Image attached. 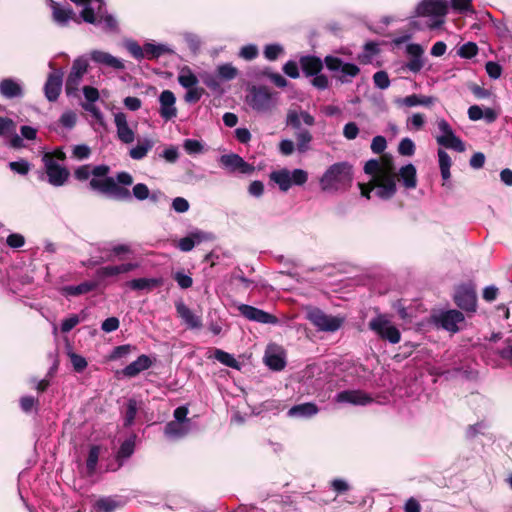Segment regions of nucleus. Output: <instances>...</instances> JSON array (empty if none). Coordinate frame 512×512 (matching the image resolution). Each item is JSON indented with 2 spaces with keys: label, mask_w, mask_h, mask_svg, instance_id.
<instances>
[{
  "label": "nucleus",
  "mask_w": 512,
  "mask_h": 512,
  "mask_svg": "<svg viewBox=\"0 0 512 512\" xmlns=\"http://www.w3.org/2000/svg\"><path fill=\"white\" fill-rule=\"evenodd\" d=\"M191 428V422L170 421L165 425L164 434L171 440H178L188 435Z\"/></svg>",
  "instance_id": "393cba45"
},
{
  "label": "nucleus",
  "mask_w": 512,
  "mask_h": 512,
  "mask_svg": "<svg viewBox=\"0 0 512 512\" xmlns=\"http://www.w3.org/2000/svg\"><path fill=\"white\" fill-rule=\"evenodd\" d=\"M265 363L269 368L275 371L282 370L286 364L283 355L272 350L266 352Z\"/></svg>",
  "instance_id": "37998d69"
},
{
  "label": "nucleus",
  "mask_w": 512,
  "mask_h": 512,
  "mask_svg": "<svg viewBox=\"0 0 512 512\" xmlns=\"http://www.w3.org/2000/svg\"><path fill=\"white\" fill-rule=\"evenodd\" d=\"M9 168L20 175H27L30 171V163L24 159L12 161L9 163Z\"/></svg>",
  "instance_id": "e2e57ef3"
},
{
  "label": "nucleus",
  "mask_w": 512,
  "mask_h": 512,
  "mask_svg": "<svg viewBox=\"0 0 512 512\" xmlns=\"http://www.w3.org/2000/svg\"><path fill=\"white\" fill-rule=\"evenodd\" d=\"M259 54L258 47L255 44H248L243 46L239 51V57L244 60L251 61Z\"/></svg>",
  "instance_id": "13d9d810"
},
{
  "label": "nucleus",
  "mask_w": 512,
  "mask_h": 512,
  "mask_svg": "<svg viewBox=\"0 0 512 512\" xmlns=\"http://www.w3.org/2000/svg\"><path fill=\"white\" fill-rule=\"evenodd\" d=\"M318 412L319 408L315 403L306 402L292 406L287 411V416L290 418L309 419L317 415Z\"/></svg>",
  "instance_id": "bb28decb"
},
{
  "label": "nucleus",
  "mask_w": 512,
  "mask_h": 512,
  "mask_svg": "<svg viewBox=\"0 0 512 512\" xmlns=\"http://www.w3.org/2000/svg\"><path fill=\"white\" fill-rule=\"evenodd\" d=\"M307 319L323 332H335L342 326L344 319L338 316L328 315L319 308H311L307 311Z\"/></svg>",
  "instance_id": "1a4fd4ad"
},
{
  "label": "nucleus",
  "mask_w": 512,
  "mask_h": 512,
  "mask_svg": "<svg viewBox=\"0 0 512 512\" xmlns=\"http://www.w3.org/2000/svg\"><path fill=\"white\" fill-rule=\"evenodd\" d=\"M364 172L371 176L372 188L378 198L388 200L395 195L397 174L391 162L370 159L364 165Z\"/></svg>",
  "instance_id": "f257e3e1"
},
{
  "label": "nucleus",
  "mask_w": 512,
  "mask_h": 512,
  "mask_svg": "<svg viewBox=\"0 0 512 512\" xmlns=\"http://www.w3.org/2000/svg\"><path fill=\"white\" fill-rule=\"evenodd\" d=\"M159 104V114L164 120L169 121L177 116L176 97L172 91H162L159 96Z\"/></svg>",
  "instance_id": "6ab92c4d"
},
{
  "label": "nucleus",
  "mask_w": 512,
  "mask_h": 512,
  "mask_svg": "<svg viewBox=\"0 0 512 512\" xmlns=\"http://www.w3.org/2000/svg\"><path fill=\"white\" fill-rule=\"evenodd\" d=\"M53 20L60 26H65L75 16L70 7L61 6L60 4L51 1Z\"/></svg>",
  "instance_id": "c756f323"
},
{
  "label": "nucleus",
  "mask_w": 512,
  "mask_h": 512,
  "mask_svg": "<svg viewBox=\"0 0 512 512\" xmlns=\"http://www.w3.org/2000/svg\"><path fill=\"white\" fill-rule=\"evenodd\" d=\"M176 311L178 316L190 329H199L202 326L201 317L196 315L188 306L183 302H177Z\"/></svg>",
  "instance_id": "a878e982"
},
{
  "label": "nucleus",
  "mask_w": 512,
  "mask_h": 512,
  "mask_svg": "<svg viewBox=\"0 0 512 512\" xmlns=\"http://www.w3.org/2000/svg\"><path fill=\"white\" fill-rule=\"evenodd\" d=\"M173 278L181 289H188L193 285V279L191 276L183 271L175 272Z\"/></svg>",
  "instance_id": "680f3d73"
},
{
  "label": "nucleus",
  "mask_w": 512,
  "mask_h": 512,
  "mask_svg": "<svg viewBox=\"0 0 512 512\" xmlns=\"http://www.w3.org/2000/svg\"><path fill=\"white\" fill-rule=\"evenodd\" d=\"M436 141L440 146L457 152H464L466 149L464 142L455 133L447 139L436 137Z\"/></svg>",
  "instance_id": "a19ab883"
},
{
  "label": "nucleus",
  "mask_w": 512,
  "mask_h": 512,
  "mask_svg": "<svg viewBox=\"0 0 512 512\" xmlns=\"http://www.w3.org/2000/svg\"><path fill=\"white\" fill-rule=\"evenodd\" d=\"M59 122L63 127L67 129H72L77 122V115L75 112L71 110L65 111L61 115Z\"/></svg>",
  "instance_id": "69168bd1"
},
{
  "label": "nucleus",
  "mask_w": 512,
  "mask_h": 512,
  "mask_svg": "<svg viewBox=\"0 0 512 512\" xmlns=\"http://www.w3.org/2000/svg\"><path fill=\"white\" fill-rule=\"evenodd\" d=\"M406 52L410 56L406 63V68L413 73H418L424 66L422 58L424 53L423 48L419 44L411 43L407 45Z\"/></svg>",
  "instance_id": "5701e85b"
},
{
  "label": "nucleus",
  "mask_w": 512,
  "mask_h": 512,
  "mask_svg": "<svg viewBox=\"0 0 512 512\" xmlns=\"http://www.w3.org/2000/svg\"><path fill=\"white\" fill-rule=\"evenodd\" d=\"M296 138V150L299 153H306L310 150V144L312 142L313 136L307 129L298 130L295 133Z\"/></svg>",
  "instance_id": "ea45409f"
},
{
  "label": "nucleus",
  "mask_w": 512,
  "mask_h": 512,
  "mask_svg": "<svg viewBox=\"0 0 512 512\" xmlns=\"http://www.w3.org/2000/svg\"><path fill=\"white\" fill-rule=\"evenodd\" d=\"M183 148L189 155H198L203 153L204 144L196 139H185L183 142Z\"/></svg>",
  "instance_id": "09e8293b"
},
{
  "label": "nucleus",
  "mask_w": 512,
  "mask_h": 512,
  "mask_svg": "<svg viewBox=\"0 0 512 512\" xmlns=\"http://www.w3.org/2000/svg\"><path fill=\"white\" fill-rule=\"evenodd\" d=\"M99 455H100V447L96 446V445L92 446L89 450L88 458L86 461V468L90 475H92L96 470V466H97V463L99 460Z\"/></svg>",
  "instance_id": "de8ad7c7"
},
{
  "label": "nucleus",
  "mask_w": 512,
  "mask_h": 512,
  "mask_svg": "<svg viewBox=\"0 0 512 512\" xmlns=\"http://www.w3.org/2000/svg\"><path fill=\"white\" fill-rule=\"evenodd\" d=\"M369 329L382 340L397 344L401 340L399 329L392 323L387 314L378 313L368 323Z\"/></svg>",
  "instance_id": "39448f33"
},
{
  "label": "nucleus",
  "mask_w": 512,
  "mask_h": 512,
  "mask_svg": "<svg viewBox=\"0 0 512 512\" xmlns=\"http://www.w3.org/2000/svg\"><path fill=\"white\" fill-rule=\"evenodd\" d=\"M89 185L93 190L99 191L115 200L129 201L132 198L131 192L127 188L118 185L112 177L92 178Z\"/></svg>",
  "instance_id": "423d86ee"
},
{
  "label": "nucleus",
  "mask_w": 512,
  "mask_h": 512,
  "mask_svg": "<svg viewBox=\"0 0 512 512\" xmlns=\"http://www.w3.org/2000/svg\"><path fill=\"white\" fill-rule=\"evenodd\" d=\"M90 59L98 65L109 67L114 70H123L125 68L123 60L105 51L92 50L90 52Z\"/></svg>",
  "instance_id": "412c9836"
},
{
  "label": "nucleus",
  "mask_w": 512,
  "mask_h": 512,
  "mask_svg": "<svg viewBox=\"0 0 512 512\" xmlns=\"http://www.w3.org/2000/svg\"><path fill=\"white\" fill-rule=\"evenodd\" d=\"M63 71L61 69L53 70L49 73L44 85V94L48 101L55 102L62 90Z\"/></svg>",
  "instance_id": "dca6fc26"
},
{
  "label": "nucleus",
  "mask_w": 512,
  "mask_h": 512,
  "mask_svg": "<svg viewBox=\"0 0 512 512\" xmlns=\"http://www.w3.org/2000/svg\"><path fill=\"white\" fill-rule=\"evenodd\" d=\"M352 181L353 167L343 161L330 165L319 179V185L322 191L335 193L348 189Z\"/></svg>",
  "instance_id": "f03ea898"
},
{
  "label": "nucleus",
  "mask_w": 512,
  "mask_h": 512,
  "mask_svg": "<svg viewBox=\"0 0 512 512\" xmlns=\"http://www.w3.org/2000/svg\"><path fill=\"white\" fill-rule=\"evenodd\" d=\"M454 301L457 306L466 312H475L477 308V296L473 285L464 284L456 288Z\"/></svg>",
  "instance_id": "f8f14e48"
},
{
  "label": "nucleus",
  "mask_w": 512,
  "mask_h": 512,
  "mask_svg": "<svg viewBox=\"0 0 512 512\" xmlns=\"http://www.w3.org/2000/svg\"><path fill=\"white\" fill-rule=\"evenodd\" d=\"M301 115L300 112L296 110H289L286 117V124L291 126L292 128L301 130Z\"/></svg>",
  "instance_id": "338daca9"
},
{
  "label": "nucleus",
  "mask_w": 512,
  "mask_h": 512,
  "mask_svg": "<svg viewBox=\"0 0 512 512\" xmlns=\"http://www.w3.org/2000/svg\"><path fill=\"white\" fill-rule=\"evenodd\" d=\"M0 94L7 99L21 98L24 94L21 81L14 78L2 79Z\"/></svg>",
  "instance_id": "b1692460"
},
{
  "label": "nucleus",
  "mask_w": 512,
  "mask_h": 512,
  "mask_svg": "<svg viewBox=\"0 0 512 512\" xmlns=\"http://www.w3.org/2000/svg\"><path fill=\"white\" fill-rule=\"evenodd\" d=\"M300 65L303 73L306 76H314L321 72L323 62L320 58L315 56H304L300 59Z\"/></svg>",
  "instance_id": "473e14b6"
},
{
  "label": "nucleus",
  "mask_w": 512,
  "mask_h": 512,
  "mask_svg": "<svg viewBox=\"0 0 512 512\" xmlns=\"http://www.w3.org/2000/svg\"><path fill=\"white\" fill-rule=\"evenodd\" d=\"M82 316L73 314L69 316L68 318L64 319L61 323V332L62 333H68L70 332L74 327H76L81 321L85 320V312L82 311Z\"/></svg>",
  "instance_id": "49530a36"
},
{
  "label": "nucleus",
  "mask_w": 512,
  "mask_h": 512,
  "mask_svg": "<svg viewBox=\"0 0 512 512\" xmlns=\"http://www.w3.org/2000/svg\"><path fill=\"white\" fill-rule=\"evenodd\" d=\"M218 76L226 81L232 80L237 76V69L231 64H223L217 68Z\"/></svg>",
  "instance_id": "5fc2aeb1"
},
{
  "label": "nucleus",
  "mask_w": 512,
  "mask_h": 512,
  "mask_svg": "<svg viewBox=\"0 0 512 512\" xmlns=\"http://www.w3.org/2000/svg\"><path fill=\"white\" fill-rule=\"evenodd\" d=\"M337 403L366 406L373 402L372 397L361 390H344L336 394Z\"/></svg>",
  "instance_id": "f3484780"
},
{
  "label": "nucleus",
  "mask_w": 512,
  "mask_h": 512,
  "mask_svg": "<svg viewBox=\"0 0 512 512\" xmlns=\"http://www.w3.org/2000/svg\"><path fill=\"white\" fill-rule=\"evenodd\" d=\"M132 195L139 201L146 200L149 197L153 201H156V196L154 194L150 196V191H149L148 186L143 183H138V184L134 185V187L132 189Z\"/></svg>",
  "instance_id": "8fccbe9b"
},
{
  "label": "nucleus",
  "mask_w": 512,
  "mask_h": 512,
  "mask_svg": "<svg viewBox=\"0 0 512 512\" xmlns=\"http://www.w3.org/2000/svg\"><path fill=\"white\" fill-rule=\"evenodd\" d=\"M153 146L154 141L152 139L144 138L143 140L139 141L135 147L130 149L129 156L134 160H141L146 157Z\"/></svg>",
  "instance_id": "c9c22d12"
},
{
  "label": "nucleus",
  "mask_w": 512,
  "mask_h": 512,
  "mask_svg": "<svg viewBox=\"0 0 512 512\" xmlns=\"http://www.w3.org/2000/svg\"><path fill=\"white\" fill-rule=\"evenodd\" d=\"M283 53L284 48L278 43L266 45L263 51L264 57L269 61H275Z\"/></svg>",
  "instance_id": "3c124183"
},
{
  "label": "nucleus",
  "mask_w": 512,
  "mask_h": 512,
  "mask_svg": "<svg viewBox=\"0 0 512 512\" xmlns=\"http://www.w3.org/2000/svg\"><path fill=\"white\" fill-rule=\"evenodd\" d=\"M163 284L161 278H137L127 283L128 287L132 290H146L151 291Z\"/></svg>",
  "instance_id": "72a5a7b5"
},
{
  "label": "nucleus",
  "mask_w": 512,
  "mask_h": 512,
  "mask_svg": "<svg viewBox=\"0 0 512 512\" xmlns=\"http://www.w3.org/2000/svg\"><path fill=\"white\" fill-rule=\"evenodd\" d=\"M76 5L83 6L80 16L84 22L101 27L106 31H115L116 18L107 13L103 0H71Z\"/></svg>",
  "instance_id": "7ed1b4c3"
},
{
  "label": "nucleus",
  "mask_w": 512,
  "mask_h": 512,
  "mask_svg": "<svg viewBox=\"0 0 512 512\" xmlns=\"http://www.w3.org/2000/svg\"><path fill=\"white\" fill-rule=\"evenodd\" d=\"M199 80L188 66L180 69L178 74V83L185 89L196 87Z\"/></svg>",
  "instance_id": "58836bf2"
},
{
  "label": "nucleus",
  "mask_w": 512,
  "mask_h": 512,
  "mask_svg": "<svg viewBox=\"0 0 512 512\" xmlns=\"http://www.w3.org/2000/svg\"><path fill=\"white\" fill-rule=\"evenodd\" d=\"M330 487L337 494H343L350 490V484L347 480L342 478H335L330 482Z\"/></svg>",
  "instance_id": "774afa93"
},
{
  "label": "nucleus",
  "mask_w": 512,
  "mask_h": 512,
  "mask_svg": "<svg viewBox=\"0 0 512 512\" xmlns=\"http://www.w3.org/2000/svg\"><path fill=\"white\" fill-rule=\"evenodd\" d=\"M212 240V235L198 228L192 229L185 237L177 242V248L182 252H189L203 242Z\"/></svg>",
  "instance_id": "4468645a"
},
{
  "label": "nucleus",
  "mask_w": 512,
  "mask_h": 512,
  "mask_svg": "<svg viewBox=\"0 0 512 512\" xmlns=\"http://www.w3.org/2000/svg\"><path fill=\"white\" fill-rule=\"evenodd\" d=\"M399 154L403 156H412L415 153V144L410 138H403L398 146Z\"/></svg>",
  "instance_id": "0e129e2a"
},
{
  "label": "nucleus",
  "mask_w": 512,
  "mask_h": 512,
  "mask_svg": "<svg viewBox=\"0 0 512 512\" xmlns=\"http://www.w3.org/2000/svg\"><path fill=\"white\" fill-rule=\"evenodd\" d=\"M398 175L406 189H414L417 186V172L413 164L409 163L401 167Z\"/></svg>",
  "instance_id": "2f4dec72"
},
{
  "label": "nucleus",
  "mask_w": 512,
  "mask_h": 512,
  "mask_svg": "<svg viewBox=\"0 0 512 512\" xmlns=\"http://www.w3.org/2000/svg\"><path fill=\"white\" fill-rule=\"evenodd\" d=\"M324 63L329 71L335 73V77L341 83H350L352 79L355 78L360 72V69L357 65L344 62L339 57L331 55L326 56Z\"/></svg>",
  "instance_id": "0eeeda50"
},
{
  "label": "nucleus",
  "mask_w": 512,
  "mask_h": 512,
  "mask_svg": "<svg viewBox=\"0 0 512 512\" xmlns=\"http://www.w3.org/2000/svg\"><path fill=\"white\" fill-rule=\"evenodd\" d=\"M42 161L48 177V182L55 187L64 185L68 180L69 171L59 164V162L54 159L53 154L49 152L43 155Z\"/></svg>",
  "instance_id": "9d476101"
},
{
  "label": "nucleus",
  "mask_w": 512,
  "mask_h": 512,
  "mask_svg": "<svg viewBox=\"0 0 512 512\" xmlns=\"http://www.w3.org/2000/svg\"><path fill=\"white\" fill-rule=\"evenodd\" d=\"M114 124L116 127L117 137L124 144H131L135 140V132L129 126L127 116L123 112L114 114Z\"/></svg>",
  "instance_id": "a211bd4d"
},
{
  "label": "nucleus",
  "mask_w": 512,
  "mask_h": 512,
  "mask_svg": "<svg viewBox=\"0 0 512 512\" xmlns=\"http://www.w3.org/2000/svg\"><path fill=\"white\" fill-rule=\"evenodd\" d=\"M135 439L136 436L132 435L121 444L116 455V459L119 462L118 467L122 466L123 461L134 453Z\"/></svg>",
  "instance_id": "4c0bfd02"
},
{
  "label": "nucleus",
  "mask_w": 512,
  "mask_h": 512,
  "mask_svg": "<svg viewBox=\"0 0 512 512\" xmlns=\"http://www.w3.org/2000/svg\"><path fill=\"white\" fill-rule=\"evenodd\" d=\"M479 48L475 42H466L457 50V55L463 59H471L478 54Z\"/></svg>",
  "instance_id": "a18cd8bd"
},
{
  "label": "nucleus",
  "mask_w": 512,
  "mask_h": 512,
  "mask_svg": "<svg viewBox=\"0 0 512 512\" xmlns=\"http://www.w3.org/2000/svg\"><path fill=\"white\" fill-rule=\"evenodd\" d=\"M125 47L136 60L144 59V46L141 47L136 41L129 40L125 43Z\"/></svg>",
  "instance_id": "4d7b16f0"
},
{
  "label": "nucleus",
  "mask_w": 512,
  "mask_h": 512,
  "mask_svg": "<svg viewBox=\"0 0 512 512\" xmlns=\"http://www.w3.org/2000/svg\"><path fill=\"white\" fill-rule=\"evenodd\" d=\"M182 37L191 52L197 53L199 51L202 42L198 35L192 32H184Z\"/></svg>",
  "instance_id": "603ef678"
},
{
  "label": "nucleus",
  "mask_w": 512,
  "mask_h": 512,
  "mask_svg": "<svg viewBox=\"0 0 512 512\" xmlns=\"http://www.w3.org/2000/svg\"><path fill=\"white\" fill-rule=\"evenodd\" d=\"M238 311L242 316L246 319L262 324H277L278 319L274 315L265 312L259 308L247 305V304H239Z\"/></svg>",
  "instance_id": "2eb2a0df"
},
{
  "label": "nucleus",
  "mask_w": 512,
  "mask_h": 512,
  "mask_svg": "<svg viewBox=\"0 0 512 512\" xmlns=\"http://www.w3.org/2000/svg\"><path fill=\"white\" fill-rule=\"evenodd\" d=\"M464 321V315L458 310H448L442 312L438 317V323L442 328L449 332H457L459 330L458 324Z\"/></svg>",
  "instance_id": "4be33fe9"
},
{
  "label": "nucleus",
  "mask_w": 512,
  "mask_h": 512,
  "mask_svg": "<svg viewBox=\"0 0 512 512\" xmlns=\"http://www.w3.org/2000/svg\"><path fill=\"white\" fill-rule=\"evenodd\" d=\"M213 357L217 361H219L221 364H223L227 367L234 368L237 370L240 369L239 362L235 359V357L232 354H230L228 352H225L221 349H215L214 353H213Z\"/></svg>",
  "instance_id": "c03bdc74"
},
{
  "label": "nucleus",
  "mask_w": 512,
  "mask_h": 512,
  "mask_svg": "<svg viewBox=\"0 0 512 512\" xmlns=\"http://www.w3.org/2000/svg\"><path fill=\"white\" fill-rule=\"evenodd\" d=\"M16 131L15 122L7 117L0 116V136H8Z\"/></svg>",
  "instance_id": "6e6d98bb"
},
{
  "label": "nucleus",
  "mask_w": 512,
  "mask_h": 512,
  "mask_svg": "<svg viewBox=\"0 0 512 512\" xmlns=\"http://www.w3.org/2000/svg\"><path fill=\"white\" fill-rule=\"evenodd\" d=\"M448 13L446 0H422L416 7V14L425 18V25L430 29L439 28L445 22Z\"/></svg>",
  "instance_id": "20e7f679"
},
{
  "label": "nucleus",
  "mask_w": 512,
  "mask_h": 512,
  "mask_svg": "<svg viewBox=\"0 0 512 512\" xmlns=\"http://www.w3.org/2000/svg\"><path fill=\"white\" fill-rule=\"evenodd\" d=\"M270 178L280 188V190L286 192L292 186L290 171L288 169H281L271 173Z\"/></svg>",
  "instance_id": "e433bc0d"
},
{
  "label": "nucleus",
  "mask_w": 512,
  "mask_h": 512,
  "mask_svg": "<svg viewBox=\"0 0 512 512\" xmlns=\"http://www.w3.org/2000/svg\"><path fill=\"white\" fill-rule=\"evenodd\" d=\"M395 104L400 107H415V106H424L429 107L434 104L435 98L432 96H426L421 94H412L406 96L404 98H396L394 100Z\"/></svg>",
  "instance_id": "cd10ccee"
},
{
  "label": "nucleus",
  "mask_w": 512,
  "mask_h": 512,
  "mask_svg": "<svg viewBox=\"0 0 512 512\" xmlns=\"http://www.w3.org/2000/svg\"><path fill=\"white\" fill-rule=\"evenodd\" d=\"M137 401L135 399H129L127 402L125 417H124V425L131 426L135 420L137 414Z\"/></svg>",
  "instance_id": "864d4df0"
},
{
  "label": "nucleus",
  "mask_w": 512,
  "mask_h": 512,
  "mask_svg": "<svg viewBox=\"0 0 512 512\" xmlns=\"http://www.w3.org/2000/svg\"><path fill=\"white\" fill-rule=\"evenodd\" d=\"M144 58L152 60L158 59L165 54H173L174 50L166 44H156L153 42H146L144 44Z\"/></svg>",
  "instance_id": "7c9ffc66"
},
{
  "label": "nucleus",
  "mask_w": 512,
  "mask_h": 512,
  "mask_svg": "<svg viewBox=\"0 0 512 512\" xmlns=\"http://www.w3.org/2000/svg\"><path fill=\"white\" fill-rule=\"evenodd\" d=\"M219 161L230 173L238 172L248 175L254 171V167L251 164L235 153L224 154L220 157Z\"/></svg>",
  "instance_id": "ddd939ff"
},
{
  "label": "nucleus",
  "mask_w": 512,
  "mask_h": 512,
  "mask_svg": "<svg viewBox=\"0 0 512 512\" xmlns=\"http://www.w3.org/2000/svg\"><path fill=\"white\" fill-rule=\"evenodd\" d=\"M248 104L258 112H267L275 105V99L271 92L264 87H254L247 98Z\"/></svg>",
  "instance_id": "9b49d317"
},
{
  "label": "nucleus",
  "mask_w": 512,
  "mask_h": 512,
  "mask_svg": "<svg viewBox=\"0 0 512 512\" xmlns=\"http://www.w3.org/2000/svg\"><path fill=\"white\" fill-rule=\"evenodd\" d=\"M378 52V44L375 42H368L364 46V52L360 56V59L362 62L368 63L371 61L372 57L375 56Z\"/></svg>",
  "instance_id": "052dcab7"
},
{
  "label": "nucleus",
  "mask_w": 512,
  "mask_h": 512,
  "mask_svg": "<svg viewBox=\"0 0 512 512\" xmlns=\"http://www.w3.org/2000/svg\"><path fill=\"white\" fill-rule=\"evenodd\" d=\"M119 506V501L113 497H100L93 504V508L97 512H114Z\"/></svg>",
  "instance_id": "79ce46f5"
},
{
  "label": "nucleus",
  "mask_w": 512,
  "mask_h": 512,
  "mask_svg": "<svg viewBox=\"0 0 512 512\" xmlns=\"http://www.w3.org/2000/svg\"><path fill=\"white\" fill-rule=\"evenodd\" d=\"M97 282L85 281L78 285H69L62 288V293L66 296H78L86 294L97 288Z\"/></svg>",
  "instance_id": "f704fd0d"
},
{
  "label": "nucleus",
  "mask_w": 512,
  "mask_h": 512,
  "mask_svg": "<svg viewBox=\"0 0 512 512\" xmlns=\"http://www.w3.org/2000/svg\"><path fill=\"white\" fill-rule=\"evenodd\" d=\"M373 82L377 88L382 89V90L387 89L390 86L389 76H388L387 72L382 71V70L377 71L373 75Z\"/></svg>",
  "instance_id": "bf43d9fd"
},
{
  "label": "nucleus",
  "mask_w": 512,
  "mask_h": 512,
  "mask_svg": "<svg viewBox=\"0 0 512 512\" xmlns=\"http://www.w3.org/2000/svg\"><path fill=\"white\" fill-rule=\"evenodd\" d=\"M88 68L89 59L86 55H81L74 59L65 82V91L68 96L74 95L78 91L83 76L87 73Z\"/></svg>",
  "instance_id": "6e6552de"
},
{
  "label": "nucleus",
  "mask_w": 512,
  "mask_h": 512,
  "mask_svg": "<svg viewBox=\"0 0 512 512\" xmlns=\"http://www.w3.org/2000/svg\"><path fill=\"white\" fill-rule=\"evenodd\" d=\"M152 365V361L147 355H140L135 361L127 365L123 370L122 374L125 377H135L142 371L149 369Z\"/></svg>",
  "instance_id": "c85d7f7f"
},
{
  "label": "nucleus",
  "mask_w": 512,
  "mask_h": 512,
  "mask_svg": "<svg viewBox=\"0 0 512 512\" xmlns=\"http://www.w3.org/2000/svg\"><path fill=\"white\" fill-rule=\"evenodd\" d=\"M138 267L136 263H122L119 265H107L100 267L96 271V276L100 280L108 279V278H116L121 274L129 273L132 270H135Z\"/></svg>",
  "instance_id": "aec40b11"
}]
</instances>
